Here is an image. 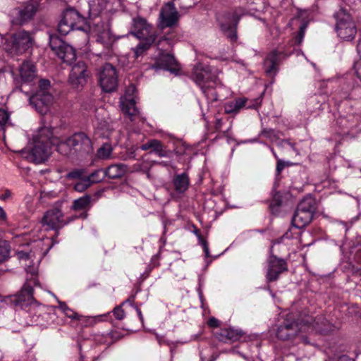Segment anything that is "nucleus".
<instances>
[{
    "label": "nucleus",
    "mask_w": 361,
    "mask_h": 361,
    "mask_svg": "<svg viewBox=\"0 0 361 361\" xmlns=\"http://www.w3.org/2000/svg\"><path fill=\"white\" fill-rule=\"evenodd\" d=\"M326 321L322 317H317L313 319L312 316L306 315L305 317L296 319L293 313L286 315L283 321L279 325L276 329V336L282 341H291L295 344L310 343L306 333L313 331L327 333L331 329H327L325 326Z\"/></svg>",
    "instance_id": "nucleus-1"
},
{
    "label": "nucleus",
    "mask_w": 361,
    "mask_h": 361,
    "mask_svg": "<svg viewBox=\"0 0 361 361\" xmlns=\"http://www.w3.org/2000/svg\"><path fill=\"white\" fill-rule=\"evenodd\" d=\"M51 132L49 128H42L33 135L30 146L23 151L25 157L30 161L40 164L47 160L51 154Z\"/></svg>",
    "instance_id": "nucleus-2"
},
{
    "label": "nucleus",
    "mask_w": 361,
    "mask_h": 361,
    "mask_svg": "<svg viewBox=\"0 0 361 361\" xmlns=\"http://www.w3.org/2000/svg\"><path fill=\"white\" fill-rule=\"evenodd\" d=\"M130 33L142 40L134 49L135 58H138L147 50L157 37L154 28L141 18L133 19Z\"/></svg>",
    "instance_id": "nucleus-3"
},
{
    "label": "nucleus",
    "mask_w": 361,
    "mask_h": 361,
    "mask_svg": "<svg viewBox=\"0 0 361 361\" xmlns=\"http://www.w3.org/2000/svg\"><path fill=\"white\" fill-rule=\"evenodd\" d=\"M192 78L209 102L217 100V94L214 88L219 84L218 78L209 67H204L202 64L196 65L193 68Z\"/></svg>",
    "instance_id": "nucleus-4"
},
{
    "label": "nucleus",
    "mask_w": 361,
    "mask_h": 361,
    "mask_svg": "<svg viewBox=\"0 0 361 361\" xmlns=\"http://www.w3.org/2000/svg\"><path fill=\"white\" fill-rule=\"evenodd\" d=\"M50 88L49 80H41L38 91L29 99L30 105L41 114H45L53 102L54 97L50 92Z\"/></svg>",
    "instance_id": "nucleus-5"
},
{
    "label": "nucleus",
    "mask_w": 361,
    "mask_h": 361,
    "mask_svg": "<svg viewBox=\"0 0 361 361\" xmlns=\"http://www.w3.org/2000/svg\"><path fill=\"white\" fill-rule=\"evenodd\" d=\"M334 16L336 20V31L338 36L345 40H352L357 33V29L350 14L345 10L340 9Z\"/></svg>",
    "instance_id": "nucleus-6"
},
{
    "label": "nucleus",
    "mask_w": 361,
    "mask_h": 361,
    "mask_svg": "<svg viewBox=\"0 0 361 361\" xmlns=\"http://www.w3.org/2000/svg\"><path fill=\"white\" fill-rule=\"evenodd\" d=\"M37 271L32 268L30 277L27 276L26 282L17 295V302L23 307L30 305L33 307H39V304L33 297V287L38 286Z\"/></svg>",
    "instance_id": "nucleus-7"
},
{
    "label": "nucleus",
    "mask_w": 361,
    "mask_h": 361,
    "mask_svg": "<svg viewBox=\"0 0 361 361\" xmlns=\"http://www.w3.org/2000/svg\"><path fill=\"white\" fill-rule=\"evenodd\" d=\"M85 21L76 10L68 9L63 15V17L58 25V32L61 35L68 34L74 28L80 30L81 25Z\"/></svg>",
    "instance_id": "nucleus-8"
},
{
    "label": "nucleus",
    "mask_w": 361,
    "mask_h": 361,
    "mask_svg": "<svg viewBox=\"0 0 361 361\" xmlns=\"http://www.w3.org/2000/svg\"><path fill=\"white\" fill-rule=\"evenodd\" d=\"M135 91L134 86L128 87L126 93L120 99V106L124 114L128 116L129 119L133 122H144V118L136 106V102L130 92Z\"/></svg>",
    "instance_id": "nucleus-9"
},
{
    "label": "nucleus",
    "mask_w": 361,
    "mask_h": 361,
    "mask_svg": "<svg viewBox=\"0 0 361 361\" xmlns=\"http://www.w3.org/2000/svg\"><path fill=\"white\" fill-rule=\"evenodd\" d=\"M49 45L54 53L64 63H71L75 59V51L73 47L66 44L56 35H50Z\"/></svg>",
    "instance_id": "nucleus-10"
},
{
    "label": "nucleus",
    "mask_w": 361,
    "mask_h": 361,
    "mask_svg": "<svg viewBox=\"0 0 361 361\" xmlns=\"http://www.w3.org/2000/svg\"><path fill=\"white\" fill-rule=\"evenodd\" d=\"M75 157H83L91 154L93 147L91 140L84 133H78L70 137Z\"/></svg>",
    "instance_id": "nucleus-11"
},
{
    "label": "nucleus",
    "mask_w": 361,
    "mask_h": 361,
    "mask_svg": "<svg viewBox=\"0 0 361 361\" xmlns=\"http://www.w3.org/2000/svg\"><path fill=\"white\" fill-rule=\"evenodd\" d=\"M8 42L11 52L22 54L32 47L33 39L28 32L19 30L11 35Z\"/></svg>",
    "instance_id": "nucleus-12"
},
{
    "label": "nucleus",
    "mask_w": 361,
    "mask_h": 361,
    "mask_svg": "<svg viewBox=\"0 0 361 361\" xmlns=\"http://www.w3.org/2000/svg\"><path fill=\"white\" fill-rule=\"evenodd\" d=\"M99 84L105 92H112L117 87L116 68L109 63L105 64L99 73Z\"/></svg>",
    "instance_id": "nucleus-13"
},
{
    "label": "nucleus",
    "mask_w": 361,
    "mask_h": 361,
    "mask_svg": "<svg viewBox=\"0 0 361 361\" xmlns=\"http://www.w3.org/2000/svg\"><path fill=\"white\" fill-rule=\"evenodd\" d=\"M68 222L62 212L57 208L48 210L42 219V226L47 230H57L64 226Z\"/></svg>",
    "instance_id": "nucleus-14"
},
{
    "label": "nucleus",
    "mask_w": 361,
    "mask_h": 361,
    "mask_svg": "<svg viewBox=\"0 0 361 361\" xmlns=\"http://www.w3.org/2000/svg\"><path fill=\"white\" fill-rule=\"evenodd\" d=\"M88 76L86 64L78 62L72 67L68 81L73 88L79 89L86 84Z\"/></svg>",
    "instance_id": "nucleus-15"
},
{
    "label": "nucleus",
    "mask_w": 361,
    "mask_h": 361,
    "mask_svg": "<svg viewBox=\"0 0 361 361\" xmlns=\"http://www.w3.org/2000/svg\"><path fill=\"white\" fill-rule=\"evenodd\" d=\"M180 15L174 6L173 3L169 2L161 8L160 12L161 27H172L177 25Z\"/></svg>",
    "instance_id": "nucleus-16"
},
{
    "label": "nucleus",
    "mask_w": 361,
    "mask_h": 361,
    "mask_svg": "<svg viewBox=\"0 0 361 361\" xmlns=\"http://www.w3.org/2000/svg\"><path fill=\"white\" fill-rule=\"evenodd\" d=\"M92 33L97 37V42L105 48H109L114 41L109 24L102 22L100 23L99 20H97L95 27L92 28Z\"/></svg>",
    "instance_id": "nucleus-17"
},
{
    "label": "nucleus",
    "mask_w": 361,
    "mask_h": 361,
    "mask_svg": "<svg viewBox=\"0 0 361 361\" xmlns=\"http://www.w3.org/2000/svg\"><path fill=\"white\" fill-rule=\"evenodd\" d=\"M287 270V264L285 260L271 256L268 260L267 281L271 282L276 281L279 275Z\"/></svg>",
    "instance_id": "nucleus-18"
},
{
    "label": "nucleus",
    "mask_w": 361,
    "mask_h": 361,
    "mask_svg": "<svg viewBox=\"0 0 361 361\" xmlns=\"http://www.w3.org/2000/svg\"><path fill=\"white\" fill-rule=\"evenodd\" d=\"M291 53V50L284 51L281 47H279L277 49L271 52L267 57L264 62L266 73L270 75L276 73L277 66L279 65L280 61L282 59L290 55Z\"/></svg>",
    "instance_id": "nucleus-19"
},
{
    "label": "nucleus",
    "mask_w": 361,
    "mask_h": 361,
    "mask_svg": "<svg viewBox=\"0 0 361 361\" xmlns=\"http://www.w3.org/2000/svg\"><path fill=\"white\" fill-rule=\"evenodd\" d=\"M157 66L175 74H177L180 69V65L176 61L173 55L170 52L164 51H161L158 56Z\"/></svg>",
    "instance_id": "nucleus-20"
},
{
    "label": "nucleus",
    "mask_w": 361,
    "mask_h": 361,
    "mask_svg": "<svg viewBox=\"0 0 361 361\" xmlns=\"http://www.w3.org/2000/svg\"><path fill=\"white\" fill-rule=\"evenodd\" d=\"M37 8V3L36 1L32 0L23 8H18L16 11V18L12 20L13 23L23 24L30 20L35 13Z\"/></svg>",
    "instance_id": "nucleus-21"
},
{
    "label": "nucleus",
    "mask_w": 361,
    "mask_h": 361,
    "mask_svg": "<svg viewBox=\"0 0 361 361\" xmlns=\"http://www.w3.org/2000/svg\"><path fill=\"white\" fill-rule=\"evenodd\" d=\"M19 74L24 82H30L36 77L35 66L30 61H25L19 68Z\"/></svg>",
    "instance_id": "nucleus-22"
},
{
    "label": "nucleus",
    "mask_w": 361,
    "mask_h": 361,
    "mask_svg": "<svg viewBox=\"0 0 361 361\" xmlns=\"http://www.w3.org/2000/svg\"><path fill=\"white\" fill-rule=\"evenodd\" d=\"M313 214L310 212H305L297 208L292 219L293 224L299 228L307 225L312 220Z\"/></svg>",
    "instance_id": "nucleus-23"
},
{
    "label": "nucleus",
    "mask_w": 361,
    "mask_h": 361,
    "mask_svg": "<svg viewBox=\"0 0 361 361\" xmlns=\"http://www.w3.org/2000/svg\"><path fill=\"white\" fill-rule=\"evenodd\" d=\"M140 149L143 151L151 149L153 152L161 157L167 156V152L163 144L161 141L156 139L148 140L145 144L141 145Z\"/></svg>",
    "instance_id": "nucleus-24"
},
{
    "label": "nucleus",
    "mask_w": 361,
    "mask_h": 361,
    "mask_svg": "<svg viewBox=\"0 0 361 361\" xmlns=\"http://www.w3.org/2000/svg\"><path fill=\"white\" fill-rule=\"evenodd\" d=\"M128 167L126 165L123 164H116L109 166L106 169L105 176H108L110 178H118L123 176L126 171Z\"/></svg>",
    "instance_id": "nucleus-25"
},
{
    "label": "nucleus",
    "mask_w": 361,
    "mask_h": 361,
    "mask_svg": "<svg viewBox=\"0 0 361 361\" xmlns=\"http://www.w3.org/2000/svg\"><path fill=\"white\" fill-rule=\"evenodd\" d=\"M242 334L240 330L226 328L221 331L219 339L224 342H235L240 338Z\"/></svg>",
    "instance_id": "nucleus-26"
},
{
    "label": "nucleus",
    "mask_w": 361,
    "mask_h": 361,
    "mask_svg": "<svg viewBox=\"0 0 361 361\" xmlns=\"http://www.w3.org/2000/svg\"><path fill=\"white\" fill-rule=\"evenodd\" d=\"M54 145H56V149L61 154L68 157H75L70 137L58 142L54 141Z\"/></svg>",
    "instance_id": "nucleus-27"
},
{
    "label": "nucleus",
    "mask_w": 361,
    "mask_h": 361,
    "mask_svg": "<svg viewBox=\"0 0 361 361\" xmlns=\"http://www.w3.org/2000/svg\"><path fill=\"white\" fill-rule=\"evenodd\" d=\"M174 188L179 193L185 192L189 185V178L185 173L177 175L173 178Z\"/></svg>",
    "instance_id": "nucleus-28"
},
{
    "label": "nucleus",
    "mask_w": 361,
    "mask_h": 361,
    "mask_svg": "<svg viewBox=\"0 0 361 361\" xmlns=\"http://www.w3.org/2000/svg\"><path fill=\"white\" fill-rule=\"evenodd\" d=\"M247 102L245 98H238L234 101L228 102L225 104L224 109L226 114L238 112L242 109Z\"/></svg>",
    "instance_id": "nucleus-29"
},
{
    "label": "nucleus",
    "mask_w": 361,
    "mask_h": 361,
    "mask_svg": "<svg viewBox=\"0 0 361 361\" xmlns=\"http://www.w3.org/2000/svg\"><path fill=\"white\" fill-rule=\"evenodd\" d=\"M113 147L110 143L103 144L97 151L96 157L99 159H109L111 157Z\"/></svg>",
    "instance_id": "nucleus-30"
},
{
    "label": "nucleus",
    "mask_w": 361,
    "mask_h": 361,
    "mask_svg": "<svg viewBox=\"0 0 361 361\" xmlns=\"http://www.w3.org/2000/svg\"><path fill=\"white\" fill-rule=\"evenodd\" d=\"M297 208L313 214L315 210L314 200L312 197H306L299 203Z\"/></svg>",
    "instance_id": "nucleus-31"
},
{
    "label": "nucleus",
    "mask_w": 361,
    "mask_h": 361,
    "mask_svg": "<svg viewBox=\"0 0 361 361\" xmlns=\"http://www.w3.org/2000/svg\"><path fill=\"white\" fill-rule=\"evenodd\" d=\"M97 129L102 131L103 136L108 135V133L111 130V122L109 117L105 118L104 120L99 121L97 118V123L94 124Z\"/></svg>",
    "instance_id": "nucleus-32"
},
{
    "label": "nucleus",
    "mask_w": 361,
    "mask_h": 361,
    "mask_svg": "<svg viewBox=\"0 0 361 361\" xmlns=\"http://www.w3.org/2000/svg\"><path fill=\"white\" fill-rule=\"evenodd\" d=\"M106 315H97V316H80V319L78 321H80L82 324H83L85 326H93L95 324L102 322L103 319L102 318L105 317Z\"/></svg>",
    "instance_id": "nucleus-33"
},
{
    "label": "nucleus",
    "mask_w": 361,
    "mask_h": 361,
    "mask_svg": "<svg viewBox=\"0 0 361 361\" xmlns=\"http://www.w3.org/2000/svg\"><path fill=\"white\" fill-rule=\"evenodd\" d=\"M90 202V196L85 195L74 200L72 209L74 210H81L87 208Z\"/></svg>",
    "instance_id": "nucleus-34"
},
{
    "label": "nucleus",
    "mask_w": 361,
    "mask_h": 361,
    "mask_svg": "<svg viewBox=\"0 0 361 361\" xmlns=\"http://www.w3.org/2000/svg\"><path fill=\"white\" fill-rule=\"evenodd\" d=\"M10 254V247L7 241L0 240V262L7 259Z\"/></svg>",
    "instance_id": "nucleus-35"
},
{
    "label": "nucleus",
    "mask_w": 361,
    "mask_h": 361,
    "mask_svg": "<svg viewBox=\"0 0 361 361\" xmlns=\"http://www.w3.org/2000/svg\"><path fill=\"white\" fill-rule=\"evenodd\" d=\"M104 176L105 171H103L102 169H98L92 173L88 177H87V178L92 184L102 181Z\"/></svg>",
    "instance_id": "nucleus-36"
},
{
    "label": "nucleus",
    "mask_w": 361,
    "mask_h": 361,
    "mask_svg": "<svg viewBox=\"0 0 361 361\" xmlns=\"http://www.w3.org/2000/svg\"><path fill=\"white\" fill-rule=\"evenodd\" d=\"M9 114L7 111L0 109V128L4 132L5 128L10 126Z\"/></svg>",
    "instance_id": "nucleus-37"
},
{
    "label": "nucleus",
    "mask_w": 361,
    "mask_h": 361,
    "mask_svg": "<svg viewBox=\"0 0 361 361\" xmlns=\"http://www.w3.org/2000/svg\"><path fill=\"white\" fill-rule=\"evenodd\" d=\"M90 185H91V183L87 180V178H83L80 179L75 184L74 188L75 190H77L78 192H82L85 190H86Z\"/></svg>",
    "instance_id": "nucleus-38"
},
{
    "label": "nucleus",
    "mask_w": 361,
    "mask_h": 361,
    "mask_svg": "<svg viewBox=\"0 0 361 361\" xmlns=\"http://www.w3.org/2000/svg\"><path fill=\"white\" fill-rule=\"evenodd\" d=\"M181 35L178 33V30L173 29L169 33H167L162 40L168 41L169 43L178 41Z\"/></svg>",
    "instance_id": "nucleus-39"
},
{
    "label": "nucleus",
    "mask_w": 361,
    "mask_h": 361,
    "mask_svg": "<svg viewBox=\"0 0 361 361\" xmlns=\"http://www.w3.org/2000/svg\"><path fill=\"white\" fill-rule=\"evenodd\" d=\"M36 254H37V252L32 251V250L30 252H26L24 250L18 252V258L19 259H31L32 257H35Z\"/></svg>",
    "instance_id": "nucleus-40"
},
{
    "label": "nucleus",
    "mask_w": 361,
    "mask_h": 361,
    "mask_svg": "<svg viewBox=\"0 0 361 361\" xmlns=\"http://www.w3.org/2000/svg\"><path fill=\"white\" fill-rule=\"evenodd\" d=\"M113 314L115 318L118 320H121L125 317V312L122 309L121 305L116 307L113 310Z\"/></svg>",
    "instance_id": "nucleus-41"
},
{
    "label": "nucleus",
    "mask_w": 361,
    "mask_h": 361,
    "mask_svg": "<svg viewBox=\"0 0 361 361\" xmlns=\"http://www.w3.org/2000/svg\"><path fill=\"white\" fill-rule=\"evenodd\" d=\"M354 70L356 76L361 81V58L357 60L354 63Z\"/></svg>",
    "instance_id": "nucleus-42"
},
{
    "label": "nucleus",
    "mask_w": 361,
    "mask_h": 361,
    "mask_svg": "<svg viewBox=\"0 0 361 361\" xmlns=\"http://www.w3.org/2000/svg\"><path fill=\"white\" fill-rule=\"evenodd\" d=\"M65 315L72 319H76L78 320L80 319V316L77 312H75L71 308H68L66 310L63 312Z\"/></svg>",
    "instance_id": "nucleus-43"
},
{
    "label": "nucleus",
    "mask_w": 361,
    "mask_h": 361,
    "mask_svg": "<svg viewBox=\"0 0 361 361\" xmlns=\"http://www.w3.org/2000/svg\"><path fill=\"white\" fill-rule=\"evenodd\" d=\"M306 27H307V25L305 24H303L300 27V31H299L298 35L296 37V39H295V42H297L298 44H300L302 42V39L305 35Z\"/></svg>",
    "instance_id": "nucleus-44"
},
{
    "label": "nucleus",
    "mask_w": 361,
    "mask_h": 361,
    "mask_svg": "<svg viewBox=\"0 0 361 361\" xmlns=\"http://www.w3.org/2000/svg\"><path fill=\"white\" fill-rule=\"evenodd\" d=\"M198 239H199L200 243H201V245L203 247L204 252L205 253L206 257H209V246H208L207 242L201 235H198Z\"/></svg>",
    "instance_id": "nucleus-45"
},
{
    "label": "nucleus",
    "mask_w": 361,
    "mask_h": 361,
    "mask_svg": "<svg viewBox=\"0 0 361 361\" xmlns=\"http://www.w3.org/2000/svg\"><path fill=\"white\" fill-rule=\"evenodd\" d=\"M68 176L70 178H76V179H78V180L81 178H83L82 176V172L80 171H72L71 173H68Z\"/></svg>",
    "instance_id": "nucleus-46"
},
{
    "label": "nucleus",
    "mask_w": 361,
    "mask_h": 361,
    "mask_svg": "<svg viewBox=\"0 0 361 361\" xmlns=\"http://www.w3.org/2000/svg\"><path fill=\"white\" fill-rule=\"evenodd\" d=\"M286 164L281 159H278L277 165H276V171L278 173H280L282 170L285 168Z\"/></svg>",
    "instance_id": "nucleus-47"
},
{
    "label": "nucleus",
    "mask_w": 361,
    "mask_h": 361,
    "mask_svg": "<svg viewBox=\"0 0 361 361\" xmlns=\"http://www.w3.org/2000/svg\"><path fill=\"white\" fill-rule=\"evenodd\" d=\"M12 195L11 192L9 190H6L3 194L0 195L1 200H6L10 198Z\"/></svg>",
    "instance_id": "nucleus-48"
},
{
    "label": "nucleus",
    "mask_w": 361,
    "mask_h": 361,
    "mask_svg": "<svg viewBox=\"0 0 361 361\" xmlns=\"http://www.w3.org/2000/svg\"><path fill=\"white\" fill-rule=\"evenodd\" d=\"M227 37L231 39L232 41H235L237 39V34L234 29H231L229 31V33L228 34Z\"/></svg>",
    "instance_id": "nucleus-49"
},
{
    "label": "nucleus",
    "mask_w": 361,
    "mask_h": 361,
    "mask_svg": "<svg viewBox=\"0 0 361 361\" xmlns=\"http://www.w3.org/2000/svg\"><path fill=\"white\" fill-rule=\"evenodd\" d=\"M7 216L3 207H0V221L6 222Z\"/></svg>",
    "instance_id": "nucleus-50"
},
{
    "label": "nucleus",
    "mask_w": 361,
    "mask_h": 361,
    "mask_svg": "<svg viewBox=\"0 0 361 361\" xmlns=\"http://www.w3.org/2000/svg\"><path fill=\"white\" fill-rule=\"evenodd\" d=\"M208 324L210 326L216 327L219 325V321L215 318L209 319Z\"/></svg>",
    "instance_id": "nucleus-51"
},
{
    "label": "nucleus",
    "mask_w": 361,
    "mask_h": 361,
    "mask_svg": "<svg viewBox=\"0 0 361 361\" xmlns=\"http://www.w3.org/2000/svg\"><path fill=\"white\" fill-rule=\"evenodd\" d=\"M222 126V121L220 118H216L215 122V128L219 130L221 128Z\"/></svg>",
    "instance_id": "nucleus-52"
},
{
    "label": "nucleus",
    "mask_w": 361,
    "mask_h": 361,
    "mask_svg": "<svg viewBox=\"0 0 361 361\" xmlns=\"http://www.w3.org/2000/svg\"><path fill=\"white\" fill-rule=\"evenodd\" d=\"M68 308L67 305L64 302H59V309L63 313L65 310Z\"/></svg>",
    "instance_id": "nucleus-53"
},
{
    "label": "nucleus",
    "mask_w": 361,
    "mask_h": 361,
    "mask_svg": "<svg viewBox=\"0 0 361 361\" xmlns=\"http://www.w3.org/2000/svg\"><path fill=\"white\" fill-rule=\"evenodd\" d=\"M357 51L358 55L360 56V58H361V39L358 41V43L357 44Z\"/></svg>",
    "instance_id": "nucleus-54"
},
{
    "label": "nucleus",
    "mask_w": 361,
    "mask_h": 361,
    "mask_svg": "<svg viewBox=\"0 0 361 361\" xmlns=\"http://www.w3.org/2000/svg\"><path fill=\"white\" fill-rule=\"evenodd\" d=\"M135 310H136V312H137V315H138V317H139L141 321H142V320H143V316H142V312H141L140 309V308H138V307H135Z\"/></svg>",
    "instance_id": "nucleus-55"
},
{
    "label": "nucleus",
    "mask_w": 361,
    "mask_h": 361,
    "mask_svg": "<svg viewBox=\"0 0 361 361\" xmlns=\"http://www.w3.org/2000/svg\"><path fill=\"white\" fill-rule=\"evenodd\" d=\"M263 133L266 135L267 137H271V135L274 133L272 130H269L268 131H264Z\"/></svg>",
    "instance_id": "nucleus-56"
},
{
    "label": "nucleus",
    "mask_w": 361,
    "mask_h": 361,
    "mask_svg": "<svg viewBox=\"0 0 361 361\" xmlns=\"http://www.w3.org/2000/svg\"><path fill=\"white\" fill-rule=\"evenodd\" d=\"M156 338H157V340L158 343H159L160 345H161V344H162V343H164V338H163V337H161V336H159V335L156 334Z\"/></svg>",
    "instance_id": "nucleus-57"
},
{
    "label": "nucleus",
    "mask_w": 361,
    "mask_h": 361,
    "mask_svg": "<svg viewBox=\"0 0 361 361\" xmlns=\"http://www.w3.org/2000/svg\"><path fill=\"white\" fill-rule=\"evenodd\" d=\"M338 361H352L350 359L348 358L347 357H340Z\"/></svg>",
    "instance_id": "nucleus-58"
},
{
    "label": "nucleus",
    "mask_w": 361,
    "mask_h": 361,
    "mask_svg": "<svg viewBox=\"0 0 361 361\" xmlns=\"http://www.w3.org/2000/svg\"><path fill=\"white\" fill-rule=\"evenodd\" d=\"M271 152H272V153H273V154H274V157H275L276 159H278V157H277L276 154L275 153V152L274 151L273 148H271Z\"/></svg>",
    "instance_id": "nucleus-59"
},
{
    "label": "nucleus",
    "mask_w": 361,
    "mask_h": 361,
    "mask_svg": "<svg viewBox=\"0 0 361 361\" xmlns=\"http://www.w3.org/2000/svg\"><path fill=\"white\" fill-rule=\"evenodd\" d=\"M104 111V109H99L97 110V114H102V113Z\"/></svg>",
    "instance_id": "nucleus-60"
},
{
    "label": "nucleus",
    "mask_w": 361,
    "mask_h": 361,
    "mask_svg": "<svg viewBox=\"0 0 361 361\" xmlns=\"http://www.w3.org/2000/svg\"><path fill=\"white\" fill-rule=\"evenodd\" d=\"M126 302H130V300H127L126 301L123 302L121 305H123V304H125Z\"/></svg>",
    "instance_id": "nucleus-61"
},
{
    "label": "nucleus",
    "mask_w": 361,
    "mask_h": 361,
    "mask_svg": "<svg viewBox=\"0 0 361 361\" xmlns=\"http://www.w3.org/2000/svg\"><path fill=\"white\" fill-rule=\"evenodd\" d=\"M41 244V242H37V246H39Z\"/></svg>",
    "instance_id": "nucleus-62"
},
{
    "label": "nucleus",
    "mask_w": 361,
    "mask_h": 361,
    "mask_svg": "<svg viewBox=\"0 0 361 361\" xmlns=\"http://www.w3.org/2000/svg\"><path fill=\"white\" fill-rule=\"evenodd\" d=\"M283 142H286V143H287V144H288V145H290V142H288V141H283Z\"/></svg>",
    "instance_id": "nucleus-63"
},
{
    "label": "nucleus",
    "mask_w": 361,
    "mask_h": 361,
    "mask_svg": "<svg viewBox=\"0 0 361 361\" xmlns=\"http://www.w3.org/2000/svg\"><path fill=\"white\" fill-rule=\"evenodd\" d=\"M221 28H222V30H225V28H224V27L223 25L221 26Z\"/></svg>",
    "instance_id": "nucleus-64"
}]
</instances>
